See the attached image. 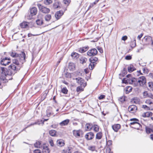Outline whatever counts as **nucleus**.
Instances as JSON below:
<instances>
[{
	"label": "nucleus",
	"instance_id": "1",
	"mask_svg": "<svg viewBox=\"0 0 153 153\" xmlns=\"http://www.w3.org/2000/svg\"><path fill=\"white\" fill-rule=\"evenodd\" d=\"M10 55L13 57H17V58L12 60V64L9 66L8 70L5 71L4 74H2V76H5L3 78H1L3 80L11 79L12 76L20 69L24 62L25 61V54L23 52H22L19 54L15 52H12L10 53Z\"/></svg>",
	"mask_w": 153,
	"mask_h": 153
},
{
	"label": "nucleus",
	"instance_id": "2",
	"mask_svg": "<svg viewBox=\"0 0 153 153\" xmlns=\"http://www.w3.org/2000/svg\"><path fill=\"white\" fill-rule=\"evenodd\" d=\"M129 83L135 86L138 85L142 86L146 84V78L144 76H142L138 80L135 78H132Z\"/></svg>",
	"mask_w": 153,
	"mask_h": 153
},
{
	"label": "nucleus",
	"instance_id": "3",
	"mask_svg": "<svg viewBox=\"0 0 153 153\" xmlns=\"http://www.w3.org/2000/svg\"><path fill=\"white\" fill-rule=\"evenodd\" d=\"M89 60L90 62L89 65V68L91 70H92L96 65L97 62H98V58L96 57H92L90 58Z\"/></svg>",
	"mask_w": 153,
	"mask_h": 153
},
{
	"label": "nucleus",
	"instance_id": "4",
	"mask_svg": "<svg viewBox=\"0 0 153 153\" xmlns=\"http://www.w3.org/2000/svg\"><path fill=\"white\" fill-rule=\"evenodd\" d=\"M37 6L39 10L43 13H48L50 11L49 9L46 7L41 4H37Z\"/></svg>",
	"mask_w": 153,
	"mask_h": 153
},
{
	"label": "nucleus",
	"instance_id": "5",
	"mask_svg": "<svg viewBox=\"0 0 153 153\" xmlns=\"http://www.w3.org/2000/svg\"><path fill=\"white\" fill-rule=\"evenodd\" d=\"M76 82L79 85L84 87L86 85V83L85 82L84 79L82 78L78 77L75 79Z\"/></svg>",
	"mask_w": 153,
	"mask_h": 153
},
{
	"label": "nucleus",
	"instance_id": "6",
	"mask_svg": "<svg viewBox=\"0 0 153 153\" xmlns=\"http://www.w3.org/2000/svg\"><path fill=\"white\" fill-rule=\"evenodd\" d=\"M97 52V51L96 49L93 48L88 51L87 53V54L89 56H93L96 55Z\"/></svg>",
	"mask_w": 153,
	"mask_h": 153
},
{
	"label": "nucleus",
	"instance_id": "7",
	"mask_svg": "<svg viewBox=\"0 0 153 153\" xmlns=\"http://www.w3.org/2000/svg\"><path fill=\"white\" fill-rule=\"evenodd\" d=\"M10 62V59L9 58L6 57L3 59L1 61V65L4 66H6L8 65Z\"/></svg>",
	"mask_w": 153,
	"mask_h": 153
},
{
	"label": "nucleus",
	"instance_id": "8",
	"mask_svg": "<svg viewBox=\"0 0 153 153\" xmlns=\"http://www.w3.org/2000/svg\"><path fill=\"white\" fill-rule=\"evenodd\" d=\"M48 120V119H44L43 120H41L40 121H38L37 122H36L34 123H31L30 125H28L25 128H24L23 130H25L26 128H27V127H29L30 126L33 125H34L37 124L38 125H40L41 124H42V125L44 123L45 121H47Z\"/></svg>",
	"mask_w": 153,
	"mask_h": 153
},
{
	"label": "nucleus",
	"instance_id": "9",
	"mask_svg": "<svg viewBox=\"0 0 153 153\" xmlns=\"http://www.w3.org/2000/svg\"><path fill=\"white\" fill-rule=\"evenodd\" d=\"M137 109V107L134 105L129 106L128 107V111L130 113H134L136 111Z\"/></svg>",
	"mask_w": 153,
	"mask_h": 153
},
{
	"label": "nucleus",
	"instance_id": "10",
	"mask_svg": "<svg viewBox=\"0 0 153 153\" xmlns=\"http://www.w3.org/2000/svg\"><path fill=\"white\" fill-rule=\"evenodd\" d=\"M94 135L93 133L90 132L85 135V137L87 140H90L94 138Z\"/></svg>",
	"mask_w": 153,
	"mask_h": 153
},
{
	"label": "nucleus",
	"instance_id": "11",
	"mask_svg": "<svg viewBox=\"0 0 153 153\" xmlns=\"http://www.w3.org/2000/svg\"><path fill=\"white\" fill-rule=\"evenodd\" d=\"M143 40V41H144L146 44H149L151 43L152 41V37L149 36H145L144 37Z\"/></svg>",
	"mask_w": 153,
	"mask_h": 153
},
{
	"label": "nucleus",
	"instance_id": "12",
	"mask_svg": "<svg viewBox=\"0 0 153 153\" xmlns=\"http://www.w3.org/2000/svg\"><path fill=\"white\" fill-rule=\"evenodd\" d=\"M63 14V11L62 10H60L57 11L55 13V16L56 19V20H57L59 19Z\"/></svg>",
	"mask_w": 153,
	"mask_h": 153
},
{
	"label": "nucleus",
	"instance_id": "13",
	"mask_svg": "<svg viewBox=\"0 0 153 153\" xmlns=\"http://www.w3.org/2000/svg\"><path fill=\"white\" fill-rule=\"evenodd\" d=\"M37 12V10L36 7H33L30 9V13L31 16H33L36 15Z\"/></svg>",
	"mask_w": 153,
	"mask_h": 153
},
{
	"label": "nucleus",
	"instance_id": "14",
	"mask_svg": "<svg viewBox=\"0 0 153 153\" xmlns=\"http://www.w3.org/2000/svg\"><path fill=\"white\" fill-rule=\"evenodd\" d=\"M82 131L79 130H74L73 131V134L76 137H79L80 136V134L82 133Z\"/></svg>",
	"mask_w": 153,
	"mask_h": 153
},
{
	"label": "nucleus",
	"instance_id": "15",
	"mask_svg": "<svg viewBox=\"0 0 153 153\" xmlns=\"http://www.w3.org/2000/svg\"><path fill=\"white\" fill-rule=\"evenodd\" d=\"M112 127L113 130L117 132L120 128L121 126L119 124H116L112 125Z\"/></svg>",
	"mask_w": 153,
	"mask_h": 153
},
{
	"label": "nucleus",
	"instance_id": "16",
	"mask_svg": "<svg viewBox=\"0 0 153 153\" xmlns=\"http://www.w3.org/2000/svg\"><path fill=\"white\" fill-rule=\"evenodd\" d=\"M132 127L137 130H139L142 128V126L139 123V122H138L136 123L135 125H133V126Z\"/></svg>",
	"mask_w": 153,
	"mask_h": 153
},
{
	"label": "nucleus",
	"instance_id": "17",
	"mask_svg": "<svg viewBox=\"0 0 153 153\" xmlns=\"http://www.w3.org/2000/svg\"><path fill=\"white\" fill-rule=\"evenodd\" d=\"M29 23L27 22H24L20 24V27L22 28H26L28 27Z\"/></svg>",
	"mask_w": 153,
	"mask_h": 153
},
{
	"label": "nucleus",
	"instance_id": "18",
	"mask_svg": "<svg viewBox=\"0 0 153 153\" xmlns=\"http://www.w3.org/2000/svg\"><path fill=\"white\" fill-rule=\"evenodd\" d=\"M89 47L88 46H86L80 48L79 49V51L81 53H83L86 51L88 49Z\"/></svg>",
	"mask_w": 153,
	"mask_h": 153
},
{
	"label": "nucleus",
	"instance_id": "19",
	"mask_svg": "<svg viewBox=\"0 0 153 153\" xmlns=\"http://www.w3.org/2000/svg\"><path fill=\"white\" fill-rule=\"evenodd\" d=\"M56 143L57 145L60 147L63 146L65 144L63 140L62 139L57 140Z\"/></svg>",
	"mask_w": 153,
	"mask_h": 153
},
{
	"label": "nucleus",
	"instance_id": "20",
	"mask_svg": "<svg viewBox=\"0 0 153 153\" xmlns=\"http://www.w3.org/2000/svg\"><path fill=\"white\" fill-rule=\"evenodd\" d=\"M132 90V88L130 86H126L124 89L126 94H128Z\"/></svg>",
	"mask_w": 153,
	"mask_h": 153
},
{
	"label": "nucleus",
	"instance_id": "21",
	"mask_svg": "<svg viewBox=\"0 0 153 153\" xmlns=\"http://www.w3.org/2000/svg\"><path fill=\"white\" fill-rule=\"evenodd\" d=\"M69 122V120L66 119L63 120L62 122L60 123L59 124L61 126H64L67 125Z\"/></svg>",
	"mask_w": 153,
	"mask_h": 153
},
{
	"label": "nucleus",
	"instance_id": "22",
	"mask_svg": "<svg viewBox=\"0 0 153 153\" xmlns=\"http://www.w3.org/2000/svg\"><path fill=\"white\" fill-rule=\"evenodd\" d=\"M130 121H133L132 122L130 123V124L131 125H134L136 123L138 122H139V120L138 119L136 118H134L131 119L130 120Z\"/></svg>",
	"mask_w": 153,
	"mask_h": 153
},
{
	"label": "nucleus",
	"instance_id": "23",
	"mask_svg": "<svg viewBox=\"0 0 153 153\" xmlns=\"http://www.w3.org/2000/svg\"><path fill=\"white\" fill-rule=\"evenodd\" d=\"M136 69L132 65H130L128 67V70L129 72H131L134 70H135Z\"/></svg>",
	"mask_w": 153,
	"mask_h": 153
},
{
	"label": "nucleus",
	"instance_id": "24",
	"mask_svg": "<svg viewBox=\"0 0 153 153\" xmlns=\"http://www.w3.org/2000/svg\"><path fill=\"white\" fill-rule=\"evenodd\" d=\"M68 68L71 71H74L75 69V65L74 63H70L69 64Z\"/></svg>",
	"mask_w": 153,
	"mask_h": 153
},
{
	"label": "nucleus",
	"instance_id": "25",
	"mask_svg": "<svg viewBox=\"0 0 153 153\" xmlns=\"http://www.w3.org/2000/svg\"><path fill=\"white\" fill-rule=\"evenodd\" d=\"M71 56L72 58L75 59L78 58L79 56V55L77 53L75 52L72 53L71 54Z\"/></svg>",
	"mask_w": 153,
	"mask_h": 153
},
{
	"label": "nucleus",
	"instance_id": "26",
	"mask_svg": "<svg viewBox=\"0 0 153 153\" xmlns=\"http://www.w3.org/2000/svg\"><path fill=\"white\" fill-rule=\"evenodd\" d=\"M102 136V133L100 132L97 133L96 135V138L97 139L100 140L101 139Z\"/></svg>",
	"mask_w": 153,
	"mask_h": 153
},
{
	"label": "nucleus",
	"instance_id": "27",
	"mask_svg": "<svg viewBox=\"0 0 153 153\" xmlns=\"http://www.w3.org/2000/svg\"><path fill=\"white\" fill-rule=\"evenodd\" d=\"M93 126L91 124L87 123L85 125V128L86 130H91Z\"/></svg>",
	"mask_w": 153,
	"mask_h": 153
},
{
	"label": "nucleus",
	"instance_id": "28",
	"mask_svg": "<svg viewBox=\"0 0 153 153\" xmlns=\"http://www.w3.org/2000/svg\"><path fill=\"white\" fill-rule=\"evenodd\" d=\"M34 146L37 148H40L42 147V144L40 141L36 142L34 143Z\"/></svg>",
	"mask_w": 153,
	"mask_h": 153
},
{
	"label": "nucleus",
	"instance_id": "29",
	"mask_svg": "<svg viewBox=\"0 0 153 153\" xmlns=\"http://www.w3.org/2000/svg\"><path fill=\"white\" fill-rule=\"evenodd\" d=\"M36 24L39 25H41L43 23V20L42 19H38L36 21Z\"/></svg>",
	"mask_w": 153,
	"mask_h": 153
},
{
	"label": "nucleus",
	"instance_id": "30",
	"mask_svg": "<svg viewBox=\"0 0 153 153\" xmlns=\"http://www.w3.org/2000/svg\"><path fill=\"white\" fill-rule=\"evenodd\" d=\"M46 116L48 117H49L51 116V111L50 108L48 109L46 111Z\"/></svg>",
	"mask_w": 153,
	"mask_h": 153
},
{
	"label": "nucleus",
	"instance_id": "31",
	"mask_svg": "<svg viewBox=\"0 0 153 153\" xmlns=\"http://www.w3.org/2000/svg\"><path fill=\"white\" fill-rule=\"evenodd\" d=\"M136 46V40L134 39L131 41L130 44V46L132 48L135 47Z\"/></svg>",
	"mask_w": 153,
	"mask_h": 153
},
{
	"label": "nucleus",
	"instance_id": "32",
	"mask_svg": "<svg viewBox=\"0 0 153 153\" xmlns=\"http://www.w3.org/2000/svg\"><path fill=\"white\" fill-rule=\"evenodd\" d=\"M49 134L52 136H54L56 134V131L55 130H52L49 131Z\"/></svg>",
	"mask_w": 153,
	"mask_h": 153
},
{
	"label": "nucleus",
	"instance_id": "33",
	"mask_svg": "<svg viewBox=\"0 0 153 153\" xmlns=\"http://www.w3.org/2000/svg\"><path fill=\"white\" fill-rule=\"evenodd\" d=\"M50 150L48 147H46L44 148L42 151V153H49Z\"/></svg>",
	"mask_w": 153,
	"mask_h": 153
},
{
	"label": "nucleus",
	"instance_id": "34",
	"mask_svg": "<svg viewBox=\"0 0 153 153\" xmlns=\"http://www.w3.org/2000/svg\"><path fill=\"white\" fill-rule=\"evenodd\" d=\"M62 153H71L70 149L69 148L65 149L62 150Z\"/></svg>",
	"mask_w": 153,
	"mask_h": 153
},
{
	"label": "nucleus",
	"instance_id": "35",
	"mask_svg": "<svg viewBox=\"0 0 153 153\" xmlns=\"http://www.w3.org/2000/svg\"><path fill=\"white\" fill-rule=\"evenodd\" d=\"M51 19V16L50 14H47L45 17V19L46 21H48Z\"/></svg>",
	"mask_w": 153,
	"mask_h": 153
},
{
	"label": "nucleus",
	"instance_id": "36",
	"mask_svg": "<svg viewBox=\"0 0 153 153\" xmlns=\"http://www.w3.org/2000/svg\"><path fill=\"white\" fill-rule=\"evenodd\" d=\"M92 127L94 128V130L95 131L97 132L99 131V127L98 125H94Z\"/></svg>",
	"mask_w": 153,
	"mask_h": 153
},
{
	"label": "nucleus",
	"instance_id": "37",
	"mask_svg": "<svg viewBox=\"0 0 153 153\" xmlns=\"http://www.w3.org/2000/svg\"><path fill=\"white\" fill-rule=\"evenodd\" d=\"M52 3V0H45L44 1V3L47 5H49Z\"/></svg>",
	"mask_w": 153,
	"mask_h": 153
},
{
	"label": "nucleus",
	"instance_id": "38",
	"mask_svg": "<svg viewBox=\"0 0 153 153\" xmlns=\"http://www.w3.org/2000/svg\"><path fill=\"white\" fill-rule=\"evenodd\" d=\"M149 89L153 91V82H149L148 83Z\"/></svg>",
	"mask_w": 153,
	"mask_h": 153
},
{
	"label": "nucleus",
	"instance_id": "39",
	"mask_svg": "<svg viewBox=\"0 0 153 153\" xmlns=\"http://www.w3.org/2000/svg\"><path fill=\"white\" fill-rule=\"evenodd\" d=\"M61 92L65 94H67L68 93V90L66 87H65L62 89Z\"/></svg>",
	"mask_w": 153,
	"mask_h": 153
},
{
	"label": "nucleus",
	"instance_id": "40",
	"mask_svg": "<svg viewBox=\"0 0 153 153\" xmlns=\"http://www.w3.org/2000/svg\"><path fill=\"white\" fill-rule=\"evenodd\" d=\"M88 149L92 151H94L95 150L96 147L95 146H90L88 147Z\"/></svg>",
	"mask_w": 153,
	"mask_h": 153
},
{
	"label": "nucleus",
	"instance_id": "41",
	"mask_svg": "<svg viewBox=\"0 0 153 153\" xmlns=\"http://www.w3.org/2000/svg\"><path fill=\"white\" fill-rule=\"evenodd\" d=\"M146 132L147 134L151 133L153 132L152 129L146 127Z\"/></svg>",
	"mask_w": 153,
	"mask_h": 153
},
{
	"label": "nucleus",
	"instance_id": "42",
	"mask_svg": "<svg viewBox=\"0 0 153 153\" xmlns=\"http://www.w3.org/2000/svg\"><path fill=\"white\" fill-rule=\"evenodd\" d=\"M119 100L121 102H124L125 100V96H122L119 99Z\"/></svg>",
	"mask_w": 153,
	"mask_h": 153
},
{
	"label": "nucleus",
	"instance_id": "43",
	"mask_svg": "<svg viewBox=\"0 0 153 153\" xmlns=\"http://www.w3.org/2000/svg\"><path fill=\"white\" fill-rule=\"evenodd\" d=\"M105 153H113L111 152V149L109 147H107L105 149Z\"/></svg>",
	"mask_w": 153,
	"mask_h": 153
},
{
	"label": "nucleus",
	"instance_id": "44",
	"mask_svg": "<svg viewBox=\"0 0 153 153\" xmlns=\"http://www.w3.org/2000/svg\"><path fill=\"white\" fill-rule=\"evenodd\" d=\"M143 97L145 98H146L147 97H149L147 91H145L143 93Z\"/></svg>",
	"mask_w": 153,
	"mask_h": 153
},
{
	"label": "nucleus",
	"instance_id": "45",
	"mask_svg": "<svg viewBox=\"0 0 153 153\" xmlns=\"http://www.w3.org/2000/svg\"><path fill=\"white\" fill-rule=\"evenodd\" d=\"M63 2L65 4L68 5L71 2V0H63Z\"/></svg>",
	"mask_w": 153,
	"mask_h": 153
},
{
	"label": "nucleus",
	"instance_id": "46",
	"mask_svg": "<svg viewBox=\"0 0 153 153\" xmlns=\"http://www.w3.org/2000/svg\"><path fill=\"white\" fill-rule=\"evenodd\" d=\"M145 102L148 105H150L152 104V102L151 101L150 99H148L146 100Z\"/></svg>",
	"mask_w": 153,
	"mask_h": 153
},
{
	"label": "nucleus",
	"instance_id": "47",
	"mask_svg": "<svg viewBox=\"0 0 153 153\" xmlns=\"http://www.w3.org/2000/svg\"><path fill=\"white\" fill-rule=\"evenodd\" d=\"M132 59L131 56V55H127L125 57V59L127 60H130Z\"/></svg>",
	"mask_w": 153,
	"mask_h": 153
},
{
	"label": "nucleus",
	"instance_id": "48",
	"mask_svg": "<svg viewBox=\"0 0 153 153\" xmlns=\"http://www.w3.org/2000/svg\"><path fill=\"white\" fill-rule=\"evenodd\" d=\"M146 113V115L147 117H148L152 115V113L150 112H147Z\"/></svg>",
	"mask_w": 153,
	"mask_h": 153
},
{
	"label": "nucleus",
	"instance_id": "49",
	"mask_svg": "<svg viewBox=\"0 0 153 153\" xmlns=\"http://www.w3.org/2000/svg\"><path fill=\"white\" fill-rule=\"evenodd\" d=\"M129 80V79H123L122 80V82L123 83H128V82Z\"/></svg>",
	"mask_w": 153,
	"mask_h": 153
},
{
	"label": "nucleus",
	"instance_id": "50",
	"mask_svg": "<svg viewBox=\"0 0 153 153\" xmlns=\"http://www.w3.org/2000/svg\"><path fill=\"white\" fill-rule=\"evenodd\" d=\"M49 143L50 144V145L52 147L53 146L54 144L53 142V141L52 140H49Z\"/></svg>",
	"mask_w": 153,
	"mask_h": 153
},
{
	"label": "nucleus",
	"instance_id": "51",
	"mask_svg": "<svg viewBox=\"0 0 153 153\" xmlns=\"http://www.w3.org/2000/svg\"><path fill=\"white\" fill-rule=\"evenodd\" d=\"M105 96L104 95H101L98 97V99L100 100L102 99L105 98Z\"/></svg>",
	"mask_w": 153,
	"mask_h": 153
},
{
	"label": "nucleus",
	"instance_id": "52",
	"mask_svg": "<svg viewBox=\"0 0 153 153\" xmlns=\"http://www.w3.org/2000/svg\"><path fill=\"white\" fill-rule=\"evenodd\" d=\"M142 108L146 110H149V108L147 105H143L142 106Z\"/></svg>",
	"mask_w": 153,
	"mask_h": 153
},
{
	"label": "nucleus",
	"instance_id": "53",
	"mask_svg": "<svg viewBox=\"0 0 153 153\" xmlns=\"http://www.w3.org/2000/svg\"><path fill=\"white\" fill-rule=\"evenodd\" d=\"M34 153H41V151L39 149H36L34 151Z\"/></svg>",
	"mask_w": 153,
	"mask_h": 153
},
{
	"label": "nucleus",
	"instance_id": "54",
	"mask_svg": "<svg viewBox=\"0 0 153 153\" xmlns=\"http://www.w3.org/2000/svg\"><path fill=\"white\" fill-rule=\"evenodd\" d=\"M98 50L101 53H102L103 52V50L102 48L101 47H98L97 48Z\"/></svg>",
	"mask_w": 153,
	"mask_h": 153
},
{
	"label": "nucleus",
	"instance_id": "55",
	"mask_svg": "<svg viewBox=\"0 0 153 153\" xmlns=\"http://www.w3.org/2000/svg\"><path fill=\"white\" fill-rule=\"evenodd\" d=\"M143 33H141L140 35H139L138 36H137V39L139 40H140L141 38L143 36Z\"/></svg>",
	"mask_w": 153,
	"mask_h": 153
},
{
	"label": "nucleus",
	"instance_id": "56",
	"mask_svg": "<svg viewBox=\"0 0 153 153\" xmlns=\"http://www.w3.org/2000/svg\"><path fill=\"white\" fill-rule=\"evenodd\" d=\"M127 39V37L126 36H124L122 37V40L124 41H125Z\"/></svg>",
	"mask_w": 153,
	"mask_h": 153
},
{
	"label": "nucleus",
	"instance_id": "57",
	"mask_svg": "<svg viewBox=\"0 0 153 153\" xmlns=\"http://www.w3.org/2000/svg\"><path fill=\"white\" fill-rule=\"evenodd\" d=\"M112 144V141L111 140H108V142H107V145H108V146H110Z\"/></svg>",
	"mask_w": 153,
	"mask_h": 153
},
{
	"label": "nucleus",
	"instance_id": "58",
	"mask_svg": "<svg viewBox=\"0 0 153 153\" xmlns=\"http://www.w3.org/2000/svg\"><path fill=\"white\" fill-rule=\"evenodd\" d=\"M143 71L144 73H147L148 71V69L146 68H143Z\"/></svg>",
	"mask_w": 153,
	"mask_h": 153
},
{
	"label": "nucleus",
	"instance_id": "59",
	"mask_svg": "<svg viewBox=\"0 0 153 153\" xmlns=\"http://www.w3.org/2000/svg\"><path fill=\"white\" fill-rule=\"evenodd\" d=\"M80 60L81 61L83 60L82 63H84L85 62V61L86 60V58L82 59H81Z\"/></svg>",
	"mask_w": 153,
	"mask_h": 153
},
{
	"label": "nucleus",
	"instance_id": "60",
	"mask_svg": "<svg viewBox=\"0 0 153 153\" xmlns=\"http://www.w3.org/2000/svg\"><path fill=\"white\" fill-rule=\"evenodd\" d=\"M46 96H47V94L46 93H44L43 94L42 96V97H43V100H44V99L46 97Z\"/></svg>",
	"mask_w": 153,
	"mask_h": 153
},
{
	"label": "nucleus",
	"instance_id": "61",
	"mask_svg": "<svg viewBox=\"0 0 153 153\" xmlns=\"http://www.w3.org/2000/svg\"><path fill=\"white\" fill-rule=\"evenodd\" d=\"M84 71L86 74H88L89 72V70L87 69H84Z\"/></svg>",
	"mask_w": 153,
	"mask_h": 153
},
{
	"label": "nucleus",
	"instance_id": "62",
	"mask_svg": "<svg viewBox=\"0 0 153 153\" xmlns=\"http://www.w3.org/2000/svg\"><path fill=\"white\" fill-rule=\"evenodd\" d=\"M66 75H67L66 77H71V74L69 73H67L66 74Z\"/></svg>",
	"mask_w": 153,
	"mask_h": 153
},
{
	"label": "nucleus",
	"instance_id": "63",
	"mask_svg": "<svg viewBox=\"0 0 153 153\" xmlns=\"http://www.w3.org/2000/svg\"><path fill=\"white\" fill-rule=\"evenodd\" d=\"M94 5H95V4H94V3L91 4L89 8H90L94 6Z\"/></svg>",
	"mask_w": 153,
	"mask_h": 153
},
{
	"label": "nucleus",
	"instance_id": "64",
	"mask_svg": "<svg viewBox=\"0 0 153 153\" xmlns=\"http://www.w3.org/2000/svg\"><path fill=\"white\" fill-rule=\"evenodd\" d=\"M146 112L143 113L142 115V116L144 117H147L146 115Z\"/></svg>",
	"mask_w": 153,
	"mask_h": 153
}]
</instances>
